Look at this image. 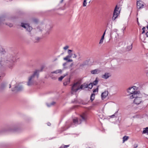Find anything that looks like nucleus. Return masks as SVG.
I'll return each mask as SVG.
<instances>
[{"instance_id":"obj_1","label":"nucleus","mask_w":148,"mask_h":148,"mask_svg":"<svg viewBox=\"0 0 148 148\" xmlns=\"http://www.w3.org/2000/svg\"><path fill=\"white\" fill-rule=\"evenodd\" d=\"M39 71V70H36L33 74L29 77L27 84L28 86L32 85L35 83L36 80L38 78Z\"/></svg>"},{"instance_id":"obj_2","label":"nucleus","mask_w":148,"mask_h":148,"mask_svg":"<svg viewBox=\"0 0 148 148\" xmlns=\"http://www.w3.org/2000/svg\"><path fill=\"white\" fill-rule=\"evenodd\" d=\"M137 88V87L134 86L129 88L128 89L127 92L131 95L130 97V99L134 98V96H137V94L140 93V91H136L135 90Z\"/></svg>"},{"instance_id":"obj_3","label":"nucleus","mask_w":148,"mask_h":148,"mask_svg":"<svg viewBox=\"0 0 148 148\" xmlns=\"http://www.w3.org/2000/svg\"><path fill=\"white\" fill-rule=\"evenodd\" d=\"M81 82L80 81H78L72 85L71 88V93L73 94L74 93L76 92L78 90L81 89L80 85Z\"/></svg>"},{"instance_id":"obj_4","label":"nucleus","mask_w":148,"mask_h":148,"mask_svg":"<svg viewBox=\"0 0 148 148\" xmlns=\"http://www.w3.org/2000/svg\"><path fill=\"white\" fill-rule=\"evenodd\" d=\"M141 95L140 93H138L137 95V96L134 97V98H135L134 101V102L136 104H139L143 102L142 97L140 96Z\"/></svg>"},{"instance_id":"obj_5","label":"nucleus","mask_w":148,"mask_h":148,"mask_svg":"<svg viewBox=\"0 0 148 148\" xmlns=\"http://www.w3.org/2000/svg\"><path fill=\"white\" fill-rule=\"evenodd\" d=\"M119 8H118L117 5H116L115 7L112 18V20L113 21L115 20L116 18H117L120 13V12L118 11Z\"/></svg>"},{"instance_id":"obj_6","label":"nucleus","mask_w":148,"mask_h":148,"mask_svg":"<svg viewBox=\"0 0 148 148\" xmlns=\"http://www.w3.org/2000/svg\"><path fill=\"white\" fill-rule=\"evenodd\" d=\"M21 26L25 29L27 31L29 32H30L32 29V27L28 24L22 23Z\"/></svg>"},{"instance_id":"obj_7","label":"nucleus","mask_w":148,"mask_h":148,"mask_svg":"<svg viewBox=\"0 0 148 148\" xmlns=\"http://www.w3.org/2000/svg\"><path fill=\"white\" fill-rule=\"evenodd\" d=\"M144 6L143 2L142 1H137V7L138 9L143 8Z\"/></svg>"},{"instance_id":"obj_8","label":"nucleus","mask_w":148,"mask_h":148,"mask_svg":"<svg viewBox=\"0 0 148 148\" xmlns=\"http://www.w3.org/2000/svg\"><path fill=\"white\" fill-rule=\"evenodd\" d=\"M23 89V87L22 86L18 85L17 86H16L12 90V91H14L16 90V91H19L22 90Z\"/></svg>"},{"instance_id":"obj_9","label":"nucleus","mask_w":148,"mask_h":148,"mask_svg":"<svg viewBox=\"0 0 148 148\" xmlns=\"http://www.w3.org/2000/svg\"><path fill=\"white\" fill-rule=\"evenodd\" d=\"M111 76V74L110 73L106 72L101 75V77L105 79H107Z\"/></svg>"},{"instance_id":"obj_10","label":"nucleus","mask_w":148,"mask_h":148,"mask_svg":"<svg viewBox=\"0 0 148 148\" xmlns=\"http://www.w3.org/2000/svg\"><path fill=\"white\" fill-rule=\"evenodd\" d=\"M82 119H80L81 121H86L87 116V114L86 113H83L82 114L80 115Z\"/></svg>"},{"instance_id":"obj_11","label":"nucleus","mask_w":148,"mask_h":148,"mask_svg":"<svg viewBox=\"0 0 148 148\" xmlns=\"http://www.w3.org/2000/svg\"><path fill=\"white\" fill-rule=\"evenodd\" d=\"M108 91H105L103 92L101 95V97L102 99H103L105 98L108 95Z\"/></svg>"},{"instance_id":"obj_12","label":"nucleus","mask_w":148,"mask_h":148,"mask_svg":"<svg viewBox=\"0 0 148 148\" xmlns=\"http://www.w3.org/2000/svg\"><path fill=\"white\" fill-rule=\"evenodd\" d=\"M88 87V85L86 83H84L83 84L81 85L80 86V88L81 89H83L85 88H87Z\"/></svg>"},{"instance_id":"obj_13","label":"nucleus","mask_w":148,"mask_h":148,"mask_svg":"<svg viewBox=\"0 0 148 148\" xmlns=\"http://www.w3.org/2000/svg\"><path fill=\"white\" fill-rule=\"evenodd\" d=\"M100 72V71L98 69H96L93 70H92L91 71V73L92 74H97Z\"/></svg>"},{"instance_id":"obj_14","label":"nucleus","mask_w":148,"mask_h":148,"mask_svg":"<svg viewBox=\"0 0 148 148\" xmlns=\"http://www.w3.org/2000/svg\"><path fill=\"white\" fill-rule=\"evenodd\" d=\"M73 55V54L72 53H70L69 54V55L67 56L66 57L64 58V60H67L69 58H71L72 57Z\"/></svg>"},{"instance_id":"obj_15","label":"nucleus","mask_w":148,"mask_h":148,"mask_svg":"<svg viewBox=\"0 0 148 148\" xmlns=\"http://www.w3.org/2000/svg\"><path fill=\"white\" fill-rule=\"evenodd\" d=\"M73 122L74 123L76 124H80L81 122H79L77 118H75L73 119Z\"/></svg>"},{"instance_id":"obj_16","label":"nucleus","mask_w":148,"mask_h":148,"mask_svg":"<svg viewBox=\"0 0 148 148\" xmlns=\"http://www.w3.org/2000/svg\"><path fill=\"white\" fill-rule=\"evenodd\" d=\"M62 72V71L60 69H59V70H57L55 71L52 72H51V73H55L57 74V73H61Z\"/></svg>"},{"instance_id":"obj_17","label":"nucleus","mask_w":148,"mask_h":148,"mask_svg":"<svg viewBox=\"0 0 148 148\" xmlns=\"http://www.w3.org/2000/svg\"><path fill=\"white\" fill-rule=\"evenodd\" d=\"M95 94L94 93L92 94L90 96V100L91 102L95 98Z\"/></svg>"},{"instance_id":"obj_18","label":"nucleus","mask_w":148,"mask_h":148,"mask_svg":"<svg viewBox=\"0 0 148 148\" xmlns=\"http://www.w3.org/2000/svg\"><path fill=\"white\" fill-rule=\"evenodd\" d=\"M56 103V102L54 101H53L51 103L49 104L48 103H47V105L48 107H49L51 106H53Z\"/></svg>"},{"instance_id":"obj_19","label":"nucleus","mask_w":148,"mask_h":148,"mask_svg":"<svg viewBox=\"0 0 148 148\" xmlns=\"http://www.w3.org/2000/svg\"><path fill=\"white\" fill-rule=\"evenodd\" d=\"M70 78H68L67 79V81L64 83V85L66 86L69 84L70 82Z\"/></svg>"},{"instance_id":"obj_20","label":"nucleus","mask_w":148,"mask_h":148,"mask_svg":"<svg viewBox=\"0 0 148 148\" xmlns=\"http://www.w3.org/2000/svg\"><path fill=\"white\" fill-rule=\"evenodd\" d=\"M129 138V137L126 136H125L123 138V142H124L125 141L127 140Z\"/></svg>"},{"instance_id":"obj_21","label":"nucleus","mask_w":148,"mask_h":148,"mask_svg":"<svg viewBox=\"0 0 148 148\" xmlns=\"http://www.w3.org/2000/svg\"><path fill=\"white\" fill-rule=\"evenodd\" d=\"M98 81L97 80V78H96L95 81H94L92 83V84H93V85H96L98 84Z\"/></svg>"},{"instance_id":"obj_22","label":"nucleus","mask_w":148,"mask_h":148,"mask_svg":"<svg viewBox=\"0 0 148 148\" xmlns=\"http://www.w3.org/2000/svg\"><path fill=\"white\" fill-rule=\"evenodd\" d=\"M148 127H146L143 131V133L145 134L147 133L148 134Z\"/></svg>"},{"instance_id":"obj_23","label":"nucleus","mask_w":148,"mask_h":148,"mask_svg":"<svg viewBox=\"0 0 148 148\" xmlns=\"http://www.w3.org/2000/svg\"><path fill=\"white\" fill-rule=\"evenodd\" d=\"M66 76V75H64L61 76L60 77H59L58 80L59 81H61L63 78Z\"/></svg>"},{"instance_id":"obj_24","label":"nucleus","mask_w":148,"mask_h":148,"mask_svg":"<svg viewBox=\"0 0 148 148\" xmlns=\"http://www.w3.org/2000/svg\"><path fill=\"white\" fill-rule=\"evenodd\" d=\"M5 87V85L4 84H2L0 88L1 90H3Z\"/></svg>"},{"instance_id":"obj_25","label":"nucleus","mask_w":148,"mask_h":148,"mask_svg":"<svg viewBox=\"0 0 148 148\" xmlns=\"http://www.w3.org/2000/svg\"><path fill=\"white\" fill-rule=\"evenodd\" d=\"M132 44H131L130 45L127 47V49L128 50H130L132 49Z\"/></svg>"},{"instance_id":"obj_26","label":"nucleus","mask_w":148,"mask_h":148,"mask_svg":"<svg viewBox=\"0 0 148 148\" xmlns=\"http://www.w3.org/2000/svg\"><path fill=\"white\" fill-rule=\"evenodd\" d=\"M69 146V145H62L59 148H66Z\"/></svg>"},{"instance_id":"obj_27","label":"nucleus","mask_w":148,"mask_h":148,"mask_svg":"<svg viewBox=\"0 0 148 148\" xmlns=\"http://www.w3.org/2000/svg\"><path fill=\"white\" fill-rule=\"evenodd\" d=\"M92 83H90L88 85V88L90 89H91L92 87Z\"/></svg>"},{"instance_id":"obj_28","label":"nucleus","mask_w":148,"mask_h":148,"mask_svg":"<svg viewBox=\"0 0 148 148\" xmlns=\"http://www.w3.org/2000/svg\"><path fill=\"white\" fill-rule=\"evenodd\" d=\"M87 3L86 1L85 0H84L83 3V6H86V5Z\"/></svg>"},{"instance_id":"obj_29","label":"nucleus","mask_w":148,"mask_h":148,"mask_svg":"<svg viewBox=\"0 0 148 148\" xmlns=\"http://www.w3.org/2000/svg\"><path fill=\"white\" fill-rule=\"evenodd\" d=\"M6 25H8L10 27H11L13 26V24L11 23H8V24H6Z\"/></svg>"},{"instance_id":"obj_30","label":"nucleus","mask_w":148,"mask_h":148,"mask_svg":"<svg viewBox=\"0 0 148 148\" xmlns=\"http://www.w3.org/2000/svg\"><path fill=\"white\" fill-rule=\"evenodd\" d=\"M69 48V46L68 45H66V46H65V47H64L63 49L64 50H67L68 48Z\"/></svg>"},{"instance_id":"obj_31","label":"nucleus","mask_w":148,"mask_h":148,"mask_svg":"<svg viewBox=\"0 0 148 148\" xmlns=\"http://www.w3.org/2000/svg\"><path fill=\"white\" fill-rule=\"evenodd\" d=\"M145 29H146V28L145 27H143V28H142V30H143V32H142V34H143L144 33H145Z\"/></svg>"},{"instance_id":"obj_32","label":"nucleus","mask_w":148,"mask_h":148,"mask_svg":"<svg viewBox=\"0 0 148 148\" xmlns=\"http://www.w3.org/2000/svg\"><path fill=\"white\" fill-rule=\"evenodd\" d=\"M98 88H97L93 90V93H94V92H96V91L98 92Z\"/></svg>"},{"instance_id":"obj_33","label":"nucleus","mask_w":148,"mask_h":148,"mask_svg":"<svg viewBox=\"0 0 148 148\" xmlns=\"http://www.w3.org/2000/svg\"><path fill=\"white\" fill-rule=\"evenodd\" d=\"M73 51V50H71L69 49L68 50V54H69L70 53H71V52Z\"/></svg>"},{"instance_id":"obj_34","label":"nucleus","mask_w":148,"mask_h":148,"mask_svg":"<svg viewBox=\"0 0 148 148\" xmlns=\"http://www.w3.org/2000/svg\"><path fill=\"white\" fill-rule=\"evenodd\" d=\"M103 39H101L100 40V42H99V44H102L103 42Z\"/></svg>"},{"instance_id":"obj_35","label":"nucleus","mask_w":148,"mask_h":148,"mask_svg":"<svg viewBox=\"0 0 148 148\" xmlns=\"http://www.w3.org/2000/svg\"><path fill=\"white\" fill-rule=\"evenodd\" d=\"M67 60V62H72L73 61V60H72V59H68L67 60Z\"/></svg>"},{"instance_id":"obj_36","label":"nucleus","mask_w":148,"mask_h":148,"mask_svg":"<svg viewBox=\"0 0 148 148\" xmlns=\"http://www.w3.org/2000/svg\"><path fill=\"white\" fill-rule=\"evenodd\" d=\"M67 63L66 62H65L63 64V66L64 67V68H65V66L67 64Z\"/></svg>"},{"instance_id":"obj_37","label":"nucleus","mask_w":148,"mask_h":148,"mask_svg":"<svg viewBox=\"0 0 148 148\" xmlns=\"http://www.w3.org/2000/svg\"><path fill=\"white\" fill-rule=\"evenodd\" d=\"M138 147V145L137 144H136L134 145V148H136Z\"/></svg>"},{"instance_id":"obj_38","label":"nucleus","mask_w":148,"mask_h":148,"mask_svg":"<svg viewBox=\"0 0 148 148\" xmlns=\"http://www.w3.org/2000/svg\"><path fill=\"white\" fill-rule=\"evenodd\" d=\"M77 57V56L75 54H74V56L73 57V58H76Z\"/></svg>"},{"instance_id":"obj_39","label":"nucleus","mask_w":148,"mask_h":148,"mask_svg":"<svg viewBox=\"0 0 148 148\" xmlns=\"http://www.w3.org/2000/svg\"><path fill=\"white\" fill-rule=\"evenodd\" d=\"M40 38L38 37H36V39L37 40H39L40 39Z\"/></svg>"},{"instance_id":"obj_40","label":"nucleus","mask_w":148,"mask_h":148,"mask_svg":"<svg viewBox=\"0 0 148 148\" xmlns=\"http://www.w3.org/2000/svg\"><path fill=\"white\" fill-rule=\"evenodd\" d=\"M104 36L103 35H102V36L101 37V39H104Z\"/></svg>"},{"instance_id":"obj_41","label":"nucleus","mask_w":148,"mask_h":148,"mask_svg":"<svg viewBox=\"0 0 148 148\" xmlns=\"http://www.w3.org/2000/svg\"><path fill=\"white\" fill-rule=\"evenodd\" d=\"M115 116V115H114V114H113V115H112V116H110V118H113V116Z\"/></svg>"},{"instance_id":"obj_42","label":"nucleus","mask_w":148,"mask_h":148,"mask_svg":"<svg viewBox=\"0 0 148 148\" xmlns=\"http://www.w3.org/2000/svg\"><path fill=\"white\" fill-rule=\"evenodd\" d=\"M146 35L148 37V31L147 32V33L146 34Z\"/></svg>"},{"instance_id":"obj_43","label":"nucleus","mask_w":148,"mask_h":148,"mask_svg":"<svg viewBox=\"0 0 148 148\" xmlns=\"http://www.w3.org/2000/svg\"><path fill=\"white\" fill-rule=\"evenodd\" d=\"M47 125L49 126H50L51 125V123H47Z\"/></svg>"},{"instance_id":"obj_44","label":"nucleus","mask_w":148,"mask_h":148,"mask_svg":"<svg viewBox=\"0 0 148 148\" xmlns=\"http://www.w3.org/2000/svg\"><path fill=\"white\" fill-rule=\"evenodd\" d=\"M106 30L104 32V33H103V35H104V36H105V33H106Z\"/></svg>"},{"instance_id":"obj_45","label":"nucleus","mask_w":148,"mask_h":148,"mask_svg":"<svg viewBox=\"0 0 148 148\" xmlns=\"http://www.w3.org/2000/svg\"><path fill=\"white\" fill-rule=\"evenodd\" d=\"M15 59L14 58H13L12 60V62H14V61H15Z\"/></svg>"},{"instance_id":"obj_46","label":"nucleus","mask_w":148,"mask_h":148,"mask_svg":"<svg viewBox=\"0 0 148 148\" xmlns=\"http://www.w3.org/2000/svg\"><path fill=\"white\" fill-rule=\"evenodd\" d=\"M11 87V84L9 85V88H10Z\"/></svg>"},{"instance_id":"obj_47","label":"nucleus","mask_w":148,"mask_h":148,"mask_svg":"<svg viewBox=\"0 0 148 148\" xmlns=\"http://www.w3.org/2000/svg\"><path fill=\"white\" fill-rule=\"evenodd\" d=\"M63 0H61V1H60V3H62L63 2Z\"/></svg>"},{"instance_id":"obj_48","label":"nucleus","mask_w":148,"mask_h":148,"mask_svg":"<svg viewBox=\"0 0 148 148\" xmlns=\"http://www.w3.org/2000/svg\"><path fill=\"white\" fill-rule=\"evenodd\" d=\"M37 29H39V30H40V29H39V27H37Z\"/></svg>"},{"instance_id":"obj_49","label":"nucleus","mask_w":148,"mask_h":148,"mask_svg":"<svg viewBox=\"0 0 148 148\" xmlns=\"http://www.w3.org/2000/svg\"><path fill=\"white\" fill-rule=\"evenodd\" d=\"M125 29V28H124V29H123V31H124V30Z\"/></svg>"},{"instance_id":"obj_50","label":"nucleus","mask_w":148,"mask_h":148,"mask_svg":"<svg viewBox=\"0 0 148 148\" xmlns=\"http://www.w3.org/2000/svg\"><path fill=\"white\" fill-rule=\"evenodd\" d=\"M57 60V58H56V59H55V60H55V61H56V60Z\"/></svg>"},{"instance_id":"obj_51","label":"nucleus","mask_w":148,"mask_h":148,"mask_svg":"<svg viewBox=\"0 0 148 148\" xmlns=\"http://www.w3.org/2000/svg\"><path fill=\"white\" fill-rule=\"evenodd\" d=\"M147 29H148V25L147 27Z\"/></svg>"},{"instance_id":"obj_52","label":"nucleus","mask_w":148,"mask_h":148,"mask_svg":"<svg viewBox=\"0 0 148 148\" xmlns=\"http://www.w3.org/2000/svg\"><path fill=\"white\" fill-rule=\"evenodd\" d=\"M35 22H37V20H36V21H35Z\"/></svg>"},{"instance_id":"obj_53","label":"nucleus","mask_w":148,"mask_h":148,"mask_svg":"<svg viewBox=\"0 0 148 148\" xmlns=\"http://www.w3.org/2000/svg\"><path fill=\"white\" fill-rule=\"evenodd\" d=\"M147 73L148 74V71L147 72Z\"/></svg>"},{"instance_id":"obj_54","label":"nucleus","mask_w":148,"mask_h":148,"mask_svg":"<svg viewBox=\"0 0 148 148\" xmlns=\"http://www.w3.org/2000/svg\"><path fill=\"white\" fill-rule=\"evenodd\" d=\"M63 54V53H62L61 54Z\"/></svg>"},{"instance_id":"obj_55","label":"nucleus","mask_w":148,"mask_h":148,"mask_svg":"<svg viewBox=\"0 0 148 148\" xmlns=\"http://www.w3.org/2000/svg\"><path fill=\"white\" fill-rule=\"evenodd\" d=\"M88 148H90V147H88Z\"/></svg>"}]
</instances>
